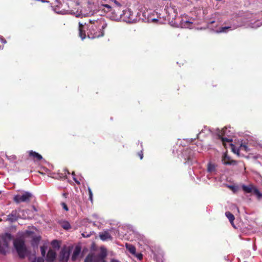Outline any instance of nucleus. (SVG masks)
Returning <instances> with one entry per match:
<instances>
[{
    "instance_id": "f257e3e1",
    "label": "nucleus",
    "mask_w": 262,
    "mask_h": 262,
    "mask_svg": "<svg viewBox=\"0 0 262 262\" xmlns=\"http://www.w3.org/2000/svg\"><path fill=\"white\" fill-rule=\"evenodd\" d=\"M91 23L88 25L87 36L89 38L94 39L98 38L104 35V32L102 30L104 29L106 27V24H103L102 26L98 25L96 23H92V21H90Z\"/></svg>"
},
{
    "instance_id": "f03ea898",
    "label": "nucleus",
    "mask_w": 262,
    "mask_h": 262,
    "mask_svg": "<svg viewBox=\"0 0 262 262\" xmlns=\"http://www.w3.org/2000/svg\"><path fill=\"white\" fill-rule=\"evenodd\" d=\"M106 256V249L102 248L100 253L98 254H96L94 253H89L84 259V262H100L103 260Z\"/></svg>"
},
{
    "instance_id": "7ed1b4c3",
    "label": "nucleus",
    "mask_w": 262,
    "mask_h": 262,
    "mask_svg": "<svg viewBox=\"0 0 262 262\" xmlns=\"http://www.w3.org/2000/svg\"><path fill=\"white\" fill-rule=\"evenodd\" d=\"M13 244L19 257L20 258H25L27 254V248L24 240L20 238L15 239Z\"/></svg>"
},
{
    "instance_id": "20e7f679",
    "label": "nucleus",
    "mask_w": 262,
    "mask_h": 262,
    "mask_svg": "<svg viewBox=\"0 0 262 262\" xmlns=\"http://www.w3.org/2000/svg\"><path fill=\"white\" fill-rule=\"evenodd\" d=\"M13 239V236L10 233H6L2 238V241H0V253L5 254L7 249L8 248L9 243Z\"/></svg>"
},
{
    "instance_id": "39448f33",
    "label": "nucleus",
    "mask_w": 262,
    "mask_h": 262,
    "mask_svg": "<svg viewBox=\"0 0 262 262\" xmlns=\"http://www.w3.org/2000/svg\"><path fill=\"white\" fill-rule=\"evenodd\" d=\"M32 196L33 195L31 193L25 191L22 194H19L15 195L13 198V200L17 204L21 202H29L32 199Z\"/></svg>"
},
{
    "instance_id": "423d86ee",
    "label": "nucleus",
    "mask_w": 262,
    "mask_h": 262,
    "mask_svg": "<svg viewBox=\"0 0 262 262\" xmlns=\"http://www.w3.org/2000/svg\"><path fill=\"white\" fill-rule=\"evenodd\" d=\"M72 249V247L67 246H64L61 249L59 255L60 261L67 262L68 261Z\"/></svg>"
},
{
    "instance_id": "0eeeda50",
    "label": "nucleus",
    "mask_w": 262,
    "mask_h": 262,
    "mask_svg": "<svg viewBox=\"0 0 262 262\" xmlns=\"http://www.w3.org/2000/svg\"><path fill=\"white\" fill-rule=\"evenodd\" d=\"M222 161L224 165H236L237 161L234 160H232L231 158L225 152L222 158Z\"/></svg>"
},
{
    "instance_id": "6e6552de",
    "label": "nucleus",
    "mask_w": 262,
    "mask_h": 262,
    "mask_svg": "<svg viewBox=\"0 0 262 262\" xmlns=\"http://www.w3.org/2000/svg\"><path fill=\"white\" fill-rule=\"evenodd\" d=\"M56 257V252L54 250L50 249L47 254L46 260L47 262H54Z\"/></svg>"
},
{
    "instance_id": "1a4fd4ad",
    "label": "nucleus",
    "mask_w": 262,
    "mask_h": 262,
    "mask_svg": "<svg viewBox=\"0 0 262 262\" xmlns=\"http://www.w3.org/2000/svg\"><path fill=\"white\" fill-rule=\"evenodd\" d=\"M19 217V214L17 210H14L7 216V220L11 222H14L16 221Z\"/></svg>"
},
{
    "instance_id": "9d476101",
    "label": "nucleus",
    "mask_w": 262,
    "mask_h": 262,
    "mask_svg": "<svg viewBox=\"0 0 262 262\" xmlns=\"http://www.w3.org/2000/svg\"><path fill=\"white\" fill-rule=\"evenodd\" d=\"M29 157L34 161H40L42 159L41 155L33 150L28 151Z\"/></svg>"
},
{
    "instance_id": "9b49d317",
    "label": "nucleus",
    "mask_w": 262,
    "mask_h": 262,
    "mask_svg": "<svg viewBox=\"0 0 262 262\" xmlns=\"http://www.w3.org/2000/svg\"><path fill=\"white\" fill-rule=\"evenodd\" d=\"M81 251V248L80 247L78 246H76L74 250V252L72 255L71 259L72 261H74L77 259L78 256H79L80 253Z\"/></svg>"
},
{
    "instance_id": "f8f14e48",
    "label": "nucleus",
    "mask_w": 262,
    "mask_h": 262,
    "mask_svg": "<svg viewBox=\"0 0 262 262\" xmlns=\"http://www.w3.org/2000/svg\"><path fill=\"white\" fill-rule=\"evenodd\" d=\"M83 25L79 23V35L82 39H84L86 37V33L85 31L83 30Z\"/></svg>"
},
{
    "instance_id": "ddd939ff",
    "label": "nucleus",
    "mask_w": 262,
    "mask_h": 262,
    "mask_svg": "<svg viewBox=\"0 0 262 262\" xmlns=\"http://www.w3.org/2000/svg\"><path fill=\"white\" fill-rule=\"evenodd\" d=\"M100 238L102 241H106L108 239H111L112 236L107 231H104L100 233Z\"/></svg>"
},
{
    "instance_id": "4468645a",
    "label": "nucleus",
    "mask_w": 262,
    "mask_h": 262,
    "mask_svg": "<svg viewBox=\"0 0 262 262\" xmlns=\"http://www.w3.org/2000/svg\"><path fill=\"white\" fill-rule=\"evenodd\" d=\"M125 247L130 253L135 254L136 249L134 246L129 244H126Z\"/></svg>"
},
{
    "instance_id": "2eb2a0df",
    "label": "nucleus",
    "mask_w": 262,
    "mask_h": 262,
    "mask_svg": "<svg viewBox=\"0 0 262 262\" xmlns=\"http://www.w3.org/2000/svg\"><path fill=\"white\" fill-rule=\"evenodd\" d=\"M59 224L61 226L66 230H68L71 228L70 223L66 221H60Z\"/></svg>"
},
{
    "instance_id": "dca6fc26",
    "label": "nucleus",
    "mask_w": 262,
    "mask_h": 262,
    "mask_svg": "<svg viewBox=\"0 0 262 262\" xmlns=\"http://www.w3.org/2000/svg\"><path fill=\"white\" fill-rule=\"evenodd\" d=\"M40 240V236H35L33 238L31 241V245L33 247L37 246Z\"/></svg>"
},
{
    "instance_id": "f3484780",
    "label": "nucleus",
    "mask_w": 262,
    "mask_h": 262,
    "mask_svg": "<svg viewBox=\"0 0 262 262\" xmlns=\"http://www.w3.org/2000/svg\"><path fill=\"white\" fill-rule=\"evenodd\" d=\"M226 217L229 219L230 222L233 224V221L235 219L234 215L229 211H227L225 213Z\"/></svg>"
},
{
    "instance_id": "a211bd4d",
    "label": "nucleus",
    "mask_w": 262,
    "mask_h": 262,
    "mask_svg": "<svg viewBox=\"0 0 262 262\" xmlns=\"http://www.w3.org/2000/svg\"><path fill=\"white\" fill-rule=\"evenodd\" d=\"M254 188L252 186H248L246 185H243L242 186L243 190L247 193H251L253 192Z\"/></svg>"
},
{
    "instance_id": "6ab92c4d",
    "label": "nucleus",
    "mask_w": 262,
    "mask_h": 262,
    "mask_svg": "<svg viewBox=\"0 0 262 262\" xmlns=\"http://www.w3.org/2000/svg\"><path fill=\"white\" fill-rule=\"evenodd\" d=\"M219 138L221 139L222 141L223 142V143L224 144L225 142H231L232 141V140L231 139H229L225 137H223L222 135H218Z\"/></svg>"
},
{
    "instance_id": "aec40b11",
    "label": "nucleus",
    "mask_w": 262,
    "mask_h": 262,
    "mask_svg": "<svg viewBox=\"0 0 262 262\" xmlns=\"http://www.w3.org/2000/svg\"><path fill=\"white\" fill-rule=\"evenodd\" d=\"M254 194H255L257 196V198L258 199H260L262 198V193L260 192V191L256 188H254L253 189V191Z\"/></svg>"
},
{
    "instance_id": "412c9836",
    "label": "nucleus",
    "mask_w": 262,
    "mask_h": 262,
    "mask_svg": "<svg viewBox=\"0 0 262 262\" xmlns=\"http://www.w3.org/2000/svg\"><path fill=\"white\" fill-rule=\"evenodd\" d=\"M215 167L213 164H212L211 163H209L208 164V166H207L208 171L211 172L215 171Z\"/></svg>"
},
{
    "instance_id": "4be33fe9",
    "label": "nucleus",
    "mask_w": 262,
    "mask_h": 262,
    "mask_svg": "<svg viewBox=\"0 0 262 262\" xmlns=\"http://www.w3.org/2000/svg\"><path fill=\"white\" fill-rule=\"evenodd\" d=\"M110 1L115 4V6L118 8V10L120 11H121L120 8L121 7L122 5L119 2L116 0H110Z\"/></svg>"
},
{
    "instance_id": "5701e85b",
    "label": "nucleus",
    "mask_w": 262,
    "mask_h": 262,
    "mask_svg": "<svg viewBox=\"0 0 262 262\" xmlns=\"http://www.w3.org/2000/svg\"><path fill=\"white\" fill-rule=\"evenodd\" d=\"M231 27H222L219 28V30L218 31L220 33L222 32H226L227 30H231Z\"/></svg>"
},
{
    "instance_id": "b1692460",
    "label": "nucleus",
    "mask_w": 262,
    "mask_h": 262,
    "mask_svg": "<svg viewBox=\"0 0 262 262\" xmlns=\"http://www.w3.org/2000/svg\"><path fill=\"white\" fill-rule=\"evenodd\" d=\"M102 6L107 9V12H111L113 10L115 11V9H113V7L108 4H101Z\"/></svg>"
},
{
    "instance_id": "393cba45",
    "label": "nucleus",
    "mask_w": 262,
    "mask_h": 262,
    "mask_svg": "<svg viewBox=\"0 0 262 262\" xmlns=\"http://www.w3.org/2000/svg\"><path fill=\"white\" fill-rule=\"evenodd\" d=\"M88 189L89 195V199L91 202V203H93V192H92V191L90 187H88Z\"/></svg>"
},
{
    "instance_id": "a878e982",
    "label": "nucleus",
    "mask_w": 262,
    "mask_h": 262,
    "mask_svg": "<svg viewBox=\"0 0 262 262\" xmlns=\"http://www.w3.org/2000/svg\"><path fill=\"white\" fill-rule=\"evenodd\" d=\"M6 157H7V159L10 160V161H14L16 160V156L15 155H11V156L6 155Z\"/></svg>"
},
{
    "instance_id": "bb28decb",
    "label": "nucleus",
    "mask_w": 262,
    "mask_h": 262,
    "mask_svg": "<svg viewBox=\"0 0 262 262\" xmlns=\"http://www.w3.org/2000/svg\"><path fill=\"white\" fill-rule=\"evenodd\" d=\"M52 245L55 248H59L60 247L58 241H57V240H53L52 242Z\"/></svg>"
},
{
    "instance_id": "cd10ccee",
    "label": "nucleus",
    "mask_w": 262,
    "mask_h": 262,
    "mask_svg": "<svg viewBox=\"0 0 262 262\" xmlns=\"http://www.w3.org/2000/svg\"><path fill=\"white\" fill-rule=\"evenodd\" d=\"M41 253L42 257H44L46 255V247L45 246H41L40 247Z\"/></svg>"
},
{
    "instance_id": "c85d7f7f",
    "label": "nucleus",
    "mask_w": 262,
    "mask_h": 262,
    "mask_svg": "<svg viewBox=\"0 0 262 262\" xmlns=\"http://www.w3.org/2000/svg\"><path fill=\"white\" fill-rule=\"evenodd\" d=\"M231 145L232 147V150L233 151V152H234L235 154H238L239 149H236V147L232 144H231Z\"/></svg>"
},
{
    "instance_id": "c756f323",
    "label": "nucleus",
    "mask_w": 262,
    "mask_h": 262,
    "mask_svg": "<svg viewBox=\"0 0 262 262\" xmlns=\"http://www.w3.org/2000/svg\"><path fill=\"white\" fill-rule=\"evenodd\" d=\"M61 205L62 206V208L66 210V211H68L69 210V208L67 205V204L64 203V202H62L61 203Z\"/></svg>"
},
{
    "instance_id": "7c9ffc66",
    "label": "nucleus",
    "mask_w": 262,
    "mask_h": 262,
    "mask_svg": "<svg viewBox=\"0 0 262 262\" xmlns=\"http://www.w3.org/2000/svg\"><path fill=\"white\" fill-rule=\"evenodd\" d=\"M136 256L137 258L140 260H142L143 258V255L141 253H138Z\"/></svg>"
},
{
    "instance_id": "2f4dec72",
    "label": "nucleus",
    "mask_w": 262,
    "mask_h": 262,
    "mask_svg": "<svg viewBox=\"0 0 262 262\" xmlns=\"http://www.w3.org/2000/svg\"><path fill=\"white\" fill-rule=\"evenodd\" d=\"M138 155L140 157V159L142 160L143 159V153L142 150H141L140 151H139L138 153Z\"/></svg>"
},
{
    "instance_id": "473e14b6",
    "label": "nucleus",
    "mask_w": 262,
    "mask_h": 262,
    "mask_svg": "<svg viewBox=\"0 0 262 262\" xmlns=\"http://www.w3.org/2000/svg\"><path fill=\"white\" fill-rule=\"evenodd\" d=\"M37 262H45L42 257H39L37 258Z\"/></svg>"
},
{
    "instance_id": "72a5a7b5",
    "label": "nucleus",
    "mask_w": 262,
    "mask_h": 262,
    "mask_svg": "<svg viewBox=\"0 0 262 262\" xmlns=\"http://www.w3.org/2000/svg\"><path fill=\"white\" fill-rule=\"evenodd\" d=\"M240 148L241 149L243 148L245 150L247 151V146L245 145L241 144Z\"/></svg>"
},
{
    "instance_id": "f704fd0d",
    "label": "nucleus",
    "mask_w": 262,
    "mask_h": 262,
    "mask_svg": "<svg viewBox=\"0 0 262 262\" xmlns=\"http://www.w3.org/2000/svg\"><path fill=\"white\" fill-rule=\"evenodd\" d=\"M73 180L75 182V183L76 184H77L78 185H80V182L78 180H77L74 177L73 178Z\"/></svg>"
},
{
    "instance_id": "c9c22d12",
    "label": "nucleus",
    "mask_w": 262,
    "mask_h": 262,
    "mask_svg": "<svg viewBox=\"0 0 262 262\" xmlns=\"http://www.w3.org/2000/svg\"><path fill=\"white\" fill-rule=\"evenodd\" d=\"M74 14H75L76 17H79L81 16V14L78 13V12H77V13H75V12H74Z\"/></svg>"
},
{
    "instance_id": "e433bc0d",
    "label": "nucleus",
    "mask_w": 262,
    "mask_h": 262,
    "mask_svg": "<svg viewBox=\"0 0 262 262\" xmlns=\"http://www.w3.org/2000/svg\"><path fill=\"white\" fill-rule=\"evenodd\" d=\"M31 262H37V258H35Z\"/></svg>"
},
{
    "instance_id": "4c0bfd02",
    "label": "nucleus",
    "mask_w": 262,
    "mask_h": 262,
    "mask_svg": "<svg viewBox=\"0 0 262 262\" xmlns=\"http://www.w3.org/2000/svg\"><path fill=\"white\" fill-rule=\"evenodd\" d=\"M111 262H118V261H117V260H115V259H112V260L111 261Z\"/></svg>"
},
{
    "instance_id": "58836bf2",
    "label": "nucleus",
    "mask_w": 262,
    "mask_h": 262,
    "mask_svg": "<svg viewBox=\"0 0 262 262\" xmlns=\"http://www.w3.org/2000/svg\"><path fill=\"white\" fill-rule=\"evenodd\" d=\"M72 174L73 176H75V172H73L72 173Z\"/></svg>"
},
{
    "instance_id": "ea45409f",
    "label": "nucleus",
    "mask_w": 262,
    "mask_h": 262,
    "mask_svg": "<svg viewBox=\"0 0 262 262\" xmlns=\"http://www.w3.org/2000/svg\"><path fill=\"white\" fill-rule=\"evenodd\" d=\"M102 262H106V261H105V260L104 259L103 260H102Z\"/></svg>"
},
{
    "instance_id": "a19ab883",
    "label": "nucleus",
    "mask_w": 262,
    "mask_h": 262,
    "mask_svg": "<svg viewBox=\"0 0 262 262\" xmlns=\"http://www.w3.org/2000/svg\"><path fill=\"white\" fill-rule=\"evenodd\" d=\"M56 1H57V0H56Z\"/></svg>"
}]
</instances>
